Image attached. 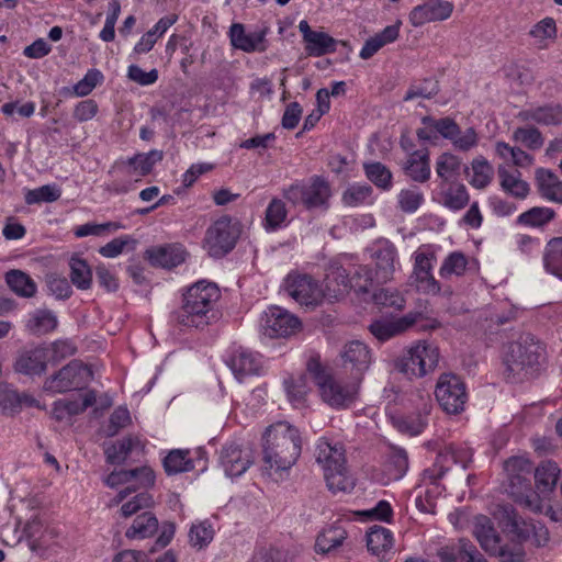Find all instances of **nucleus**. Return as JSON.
<instances>
[{
    "instance_id": "f257e3e1",
    "label": "nucleus",
    "mask_w": 562,
    "mask_h": 562,
    "mask_svg": "<svg viewBox=\"0 0 562 562\" xmlns=\"http://www.w3.org/2000/svg\"><path fill=\"white\" fill-rule=\"evenodd\" d=\"M262 440V460L266 469L282 473L296 463L302 450L297 428L286 422H278L266 429Z\"/></svg>"
},
{
    "instance_id": "f03ea898",
    "label": "nucleus",
    "mask_w": 562,
    "mask_h": 562,
    "mask_svg": "<svg viewBox=\"0 0 562 562\" xmlns=\"http://www.w3.org/2000/svg\"><path fill=\"white\" fill-rule=\"evenodd\" d=\"M220 297L215 283L198 281L183 294L182 305L175 312L176 322L183 327H205L215 318L214 306Z\"/></svg>"
},
{
    "instance_id": "7ed1b4c3",
    "label": "nucleus",
    "mask_w": 562,
    "mask_h": 562,
    "mask_svg": "<svg viewBox=\"0 0 562 562\" xmlns=\"http://www.w3.org/2000/svg\"><path fill=\"white\" fill-rule=\"evenodd\" d=\"M324 403L334 409L351 407L359 396L360 378L338 379L328 372L316 359H310L306 366Z\"/></svg>"
},
{
    "instance_id": "20e7f679",
    "label": "nucleus",
    "mask_w": 562,
    "mask_h": 562,
    "mask_svg": "<svg viewBox=\"0 0 562 562\" xmlns=\"http://www.w3.org/2000/svg\"><path fill=\"white\" fill-rule=\"evenodd\" d=\"M314 456L331 492H347L353 488L355 483L346 467L344 445L322 437L315 445Z\"/></svg>"
},
{
    "instance_id": "39448f33",
    "label": "nucleus",
    "mask_w": 562,
    "mask_h": 562,
    "mask_svg": "<svg viewBox=\"0 0 562 562\" xmlns=\"http://www.w3.org/2000/svg\"><path fill=\"white\" fill-rule=\"evenodd\" d=\"M542 355V346L529 335L509 344L504 357L506 378L515 381L520 375L532 374L540 364Z\"/></svg>"
},
{
    "instance_id": "423d86ee",
    "label": "nucleus",
    "mask_w": 562,
    "mask_h": 562,
    "mask_svg": "<svg viewBox=\"0 0 562 562\" xmlns=\"http://www.w3.org/2000/svg\"><path fill=\"white\" fill-rule=\"evenodd\" d=\"M439 356L435 344L419 340L395 360V368L408 378H423L437 368Z\"/></svg>"
},
{
    "instance_id": "0eeeda50",
    "label": "nucleus",
    "mask_w": 562,
    "mask_h": 562,
    "mask_svg": "<svg viewBox=\"0 0 562 562\" xmlns=\"http://www.w3.org/2000/svg\"><path fill=\"white\" fill-rule=\"evenodd\" d=\"M240 232L237 221L222 216L206 229L203 247L211 257L222 258L234 249Z\"/></svg>"
},
{
    "instance_id": "6e6552de",
    "label": "nucleus",
    "mask_w": 562,
    "mask_h": 562,
    "mask_svg": "<svg viewBox=\"0 0 562 562\" xmlns=\"http://www.w3.org/2000/svg\"><path fill=\"white\" fill-rule=\"evenodd\" d=\"M283 196L293 205H304L307 210L328 206L330 187L321 177H313L308 183L296 182L283 189Z\"/></svg>"
},
{
    "instance_id": "1a4fd4ad",
    "label": "nucleus",
    "mask_w": 562,
    "mask_h": 562,
    "mask_svg": "<svg viewBox=\"0 0 562 562\" xmlns=\"http://www.w3.org/2000/svg\"><path fill=\"white\" fill-rule=\"evenodd\" d=\"M435 396L440 407L450 415H458L465 409L468 402L467 386L463 380L454 373L439 375Z\"/></svg>"
},
{
    "instance_id": "9d476101",
    "label": "nucleus",
    "mask_w": 562,
    "mask_h": 562,
    "mask_svg": "<svg viewBox=\"0 0 562 562\" xmlns=\"http://www.w3.org/2000/svg\"><path fill=\"white\" fill-rule=\"evenodd\" d=\"M283 289L295 302L306 307H316L324 300L323 289L310 274L291 271L283 281Z\"/></svg>"
},
{
    "instance_id": "9b49d317",
    "label": "nucleus",
    "mask_w": 562,
    "mask_h": 562,
    "mask_svg": "<svg viewBox=\"0 0 562 562\" xmlns=\"http://www.w3.org/2000/svg\"><path fill=\"white\" fill-rule=\"evenodd\" d=\"M92 378L90 368L79 360H72L56 374L46 379L44 390L52 393H65L85 387Z\"/></svg>"
},
{
    "instance_id": "f8f14e48",
    "label": "nucleus",
    "mask_w": 562,
    "mask_h": 562,
    "mask_svg": "<svg viewBox=\"0 0 562 562\" xmlns=\"http://www.w3.org/2000/svg\"><path fill=\"white\" fill-rule=\"evenodd\" d=\"M301 321L285 308L270 306L265 311L260 321V328L269 338H286L301 330Z\"/></svg>"
},
{
    "instance_id": "ddd939ff",
    "label": "nucleus",
    "mask_w": 562,
    "mask_h": 562,
    "mask_svg": "<svg viewBox=\"0 0 562 562\" xmlns=\"http://www.w3.org/2000/svg\"><path fill=\"white\" fill-rule=\"evenodd\" d=\"M254 462L249 447L235 443L225 446L221 452V464L227 476L236 477L244 474Z\"/></svg>"
},
{
    "instance_id": "4468645a",
    "label": "nucleus",
    "mask_w": 562,
    "mask_h": 562,
    "mask_svg": "<svg viewBox=\"0 0 562 562\" xmlns=\"http://www.w3.org/2000/svg\"><path fill=\"white\" fill-rule=\"evenodd\" d=\"M397 257L396 247L389 240L382 239L372 248L371 258L375 262V281L384 283L392 279L395 272Z\"/></svg>"
},
{
    "instance_id": "2eb2a0df",
    "label": "nucleus",
    "mask_w": 562,
    "mask_h": 562,
    "mask_svg": "<svg viewBox=\"0 0 562 562\" xmlns=\"http://www.w3.org/2000/svg\"><path fill=\"white\" fill-rule=\"evenodd\" d=\"M506 492L522 507L533 513L542 512L541 499L531 487L530 476L516 475L507 477Z\"/></svg>"
},
{
    "instance_id": "dca6fc26",
    "label": "nucleus",
    "mask_w": 562,
    "mask_h": 562,
    "mask_svg": "<svg viewBox=\"0 0 562 562\" xmlns=\"http://www.w3.org/2000/svg\"><path fill=\"white\" fill-rule=\"evenodd\" d=\"M420 317L419 313H408L398 318H379L369 325V331L379 341L384 342L411 328Z\"/></svg>"
},
{
    "instance_id": "f3484780",
    "label": "nucleus",
    "mask_w": 562,
    "mask_h": 562,
    "mask_svg": "<svg viewBox=\"0 0 562 562\" xmlns=\"http://www.w3.org/2000/svg\"><path fill=\"white\" fill-rule=\"evenodd\" d=\"M453 4L445 0H429V2L415 7L408 15L413 26H422L426 23L445 21L451 16Z\"/></svg>"
},
{
    "instance_id": "a211bd4d",
    "label": "nucleus",
    "mask_w": 562,
    "mask_h": 562,
    "mask_svg": "<svg viewBox=\"0 0 562 562\" xmlns=\"http://www.w3.org/2000/svg\"><path fill=\"white\" fill-rule=\"evenodd\" d=\"M226 363L239 382L247 376L259 374L261 370L260 356L243 347L234 349Z\"/></svg>"
},
{
    "instance_id": "6ab92c4d",
    "label": "nucleus",
    "mask_w": 562,
    "mask_h": 562,
    "mask_svg": "<svg viewBox=\"0 0 562 562\" xmlns=\"http://www.w3.org/2000/svg\"><path fill=\"white\" fill-rule=\"evenodd\" d=\"M299 31L305 43V50L310 56H323L336 50V41L324 32L313 31L307 21L299 23Z\"/></svg>"
},
{
    "instance_id": "aec40b11",
    "label": "nucleus",
    "mask_w": 562,
    "mask_h": 562,
    "mask_svg": "<svg viewBox=\"0 0 562 562\" xmlns=\"http://www.w3.org/2000/svg\"><path fill=\"white\" fill-rule=\"evenodd\" d=\"M324 284V299L338 301L351 290L349 273L337 262H331L327 268Z\"/></svg>"
},
{
    "instance_id": "412c9836",
    "label": "nucleus",
    "mask_w": 562,
    "mask_h": 562,
    "mask_svg": "<svg viewBox=\"0 0 562 562\" xmlns=\"http://www.w3.org/2000/svg\"><path fill=\"white\" fill-rule=\"evenodd\" d=\"M348 532L339 525H331L318 532L314 550L322 555H336L347 544Z\"/></svg>"
},
{
    "instance_id": "4be33fe9",
    "label": "nucleus",
    "mask_w": 562,
    "mask_h": 562,
    "mask_svg": "<svg viewBox=\"0 0 562 562\" xmlns=\"http://www.w3.org/2000/svg\"><path fill=\"white\" fill-rule=\"evenodd\" d=\"M342 364L350 370L356 371L352 378L362 376L371 363V353L369 348L359 340H353L344 346L340 353Z\"/></svg>"
},
{
    "instance_id": "5701e85b",
    "label": "nucleus",
    "mask_w": 562,
    "mask_h": 562,
    "mask_svg": "<svg viewBox=\"0 0 562 562\" xmlns=\"http://www.w3.org/2000/svg\"><path fill=\"white\" fill-rule=\"evenodd\" d=\"M473 452L465 443H449L438 453L436 464L440 467V475L457 464L465 469L472 461Z\"/></svg>"
},
{
    "instance_id": "b1692460",
    "label": "nucleus",
    "mask_w": 562,
    "mask_h": 562,
    "mask_svg": "<svg viewBox=\"0 0 562 562\" xmlns=\"http://www.w3.org/2000/svg\"><path fill=\"white\" fill-rule=\"evenodd\" d=\"M535 181L541 198L562 204V180L554 172L538 168L535 172Z\"/></svg>"
},
{
    "instance_id": "393cba45",
    "label": "nucleus",
    "mask_w": 562,
    "mask_h": 562,
    "mask_svg": "<svg viewBox=\"0 0 562 562\" xmlns=\"http://www.w3.org/2000/svg\"><path fill=\"white\" fill-rule=\"evenodd\" d=\"M404 173L414 182L425 183L430 179V158L427 149L416 150L403 162Z\"/></svg>"
},
{
    "instance_id": "a878e982",
    "label": "nucleus",
    "mask_w": 562,
    "mask_h": 562,
    "mask_svg": "<svg viewBox=\"0 0 562 562\" xmlns=\"http://www.w3.org/2000/svg\"><path fill=\"white\" fill-rule=\"evenodd\" d=\"M47 351L45 348L36 347L23 351L16 359L14 369L26 375L42 374L47 368Z\"/></svg>"
},
{
    "instance_id": "bb28decb",
    "label": "nucleus",
    "mask_w": 562,
    "mask_h": 562,
    "mask_svg": "<svg viewBox=\"0 0 562 562\" xmlns=\"http://www.w3.org/2000/svg\"><path fill=\"white\" fill-rule=\"evenodd\" d=\"M145 258L155 267L170 269L184 261V251L175 245L153 247L145 251Z\"/></svg>"
},
{
    "instance_id": "cd10ccee",
    "label": "nucleus",
    "mask_w": 562,
    "mask_h": 562,
    "mask_svg": "<svg viewBox=\"0 0 562 562\" xmlns=\"http://www.w3.org/2000/svg\"><path fill=\"white\" fill-rule=\"evenodd\" d=\"M497 176L499 186L505 193L519 200H524L528 196L530 188L529 184L522 180L520 171L509 170L507 166L499 165Z\"/></svg>"
},
{
    "instance_id": "c85d7f7f",
    "label": "nucleus",
    "mask_w": 562,
    "mask_h": 562,
    "mask_svg": "<svg viewBox=\"0 0 562 562\" xmlns=\"http://www.w3.org/2000/svg\"><path fill=\"white\" fill-rule=\"evenodd\" d=\"M470 201L467 187L460 182L439 183V203L451 211L464 209Z\"/></svg>"
},
{
    "instance_id": "c756f323",
    "label": "nucleus",
    "mask_w": 562,
    "mask_h": 562,
    "mask_svg": "<svg viewBox=\"0 0 562 562\" xmlns=\"http://www.w3.org/2000/svg\"><path fill=\"white\" fill-rule=\"evenodd\" d=\"M498 513L501 522L516 537L515 541L522 543L531 537L532 522L520 518L510 505L499 506Z\"/></svg>"
},
{
    "instance_id": "7c9ffc66",
    "label": "nucleus",
    "mask_w": 562,
    "mask_h": 562,
    "mask_svg": "<svg viewBox=\"0 0 562 562\" xmlns=\"http://www.w3.org/2000/svg\"><path fill=\"white\" fill-rule=\"evenodd\" d=\"M229 38L232 45L246 53L262 52L265 47L261 46L265 40L263 32L246 33L243 24L234 23L229 29Z\"/></svg>"
},
{
    "instance_id": "2f4dec72",
    "label": "nucleus",
    "mask_w": 562,
    "mask_h": 562,
    "mask_svg": "<svg viewBox=\"0 0 562 562\" xmlns=\"http://www.w3.org/2000/svg\"><path fill=\"white\" fill-rule=\"evenodd\" d=\"M472 533L480 543L481 548L491 553L496 549V544L501 541V537L492 520L484 515H477L473 520Z\"/></svg>"
},
{
    "instance_id": "473e14b6",
    "label": "nucleus",
    "mask_w": 562,
    "mask_h": 562,
    "mask_svg": "<svg viewBox=\"0 0 562 562\" xmlns=\"http://www.w3.org/2000/svg\"><path fill=\"white\" fill-rule=\"evenodd\" d=\"M95 403V394L90 391L83 395L82 401L79 400H58L53 405V417L60 422L66 418H69L74 415H78L85 412L88 407L92 406Z\"/></svg>"
},
{
    "instance_id": "72a5a7b5",
    "label": "nucleus",
    "mask_w": 562,
    "mask_h": 562,
    "mask_svg": "<svg viewBox=\"0 0 562 562\" xmlns=\"http://www.w3.org/2000/svg\"><path fill=\"white\" fill-rule=\"evenodd\" d=\"M407 469V452L402 448L389 447L387 451L385 452V461L383 463V471L386 476V482L402 479Z\"/></svg>"
},
{
    "instance_id": "f704fd0d",
    "label": "nucleus",
    "mask_w": 562,
    "mask_h": 562,
    "mask_svg": "<svg viewBox=\"0 0 562 562\" xmlns=\"http://www.w3.org/2000/svg\"><path fill=\"white\" fill-rule=\"evenodd\" d=\"M518 119L524 122L533 121L543 125H558L562 123V105L547 104L520 111Z\"/></svg>"
},
{
    "instance_id": "c9c22d12",
    "label": "nucleus",
    "mask_w": 562,
    "mask_h": 562,
    "mask_svg": "<svg viewBox=\"0 0 562 562\" xmlns=\"http://www.w3.org/2000/svg\"><path fill=\"white\" fill-rule=\"evenodd\" d=\"M394 538L391 530L382 526H371L367 531V547L375 555L387 552L393 548Z\"/></svg>"
},
{
    "instance_id": "e433bc0d",
    "label": "nucleus",
    "mask_w": 562,
    "mask_h": 562,
    "mask_svg": "<svg viewBox=\"0 0 562 562\" xmlns=\"http://www.w3.org/2000/svg\"><path fill=\"white\" fill-rule=\"evenodd\" d=\"M289 402L294 407L303 406L311 390L306 374L291 375L283 382Z\"/></svg>"
},
{
    "instance_id": "4c0bfd02",
    "label": "nucleus",
    "mask_w": 562,
    "mask_h": 562,
    "mask_svg": "<svg viewBox=\"0 0 562 562\" xmlns=\"http://www.w3.org/2000/svg\"><path fill=\"white\" fill-rule=\"evenodd\" d=\"M158 529V520L150 512H144L138 515L132 526L126 530L125 536L128 539H145L151 537Z\"/></svg>"
},
{
    "instance_id": "58836bf2",
    "label": "nucleus",
    "mask_w": 562,
    "mask_h": 562,
    "mask_svg": "<svg viewBox=\"0 0 562 562\" xmlns=\"http://www.w3.org/2000/svg\"><path fill=\"white\" fill-rule=\"evenodd\" d=\"M8 286L21 297H33L36 293L34 280L21 270H10L5 273Z\"/></svg>"
},
{
    "instance_id": "ea45409f",
    "label": "nucleus",
    "mask_w": 562,
    "mask_h": 562,
    "mask_svg": "<svg viewBox=\"0 0 562 562\" xmlns=\"http://www.w3.org/2000/svg\"><path fill=\"white\" fill-rule=\"evenodd\" d=\"M33 402L29 396L21 395L9 386L0 387V414L3 416H13L21 411L23 403L31 405Z\"/></svg>"
},
{
    "instance_id": "a19ab883",
    "label": "nucleus",
    "mask_w": 562,
    "mask_h": 562,
    "mask_svg": "<svg viewBox=\"0 0 562 562\" xmlns=\"http://www.w3.org/2000/svg\"><path fill=\"white\" fill-rule=\"evenodd\" d=\"M543 265L548 272L562 279V237H553L547 243Z\"/></svg>"
},
{
    "instance_id": "79ce46f5",
    "label": "nucleus",
    "mask_w": 562,
    "mask_h": 562,
    "mask_svg": "<svg viewBox=\"0 0 562 562\" xmlns=\"http://www.w3.org/2000/svg\"><path fill=\"white\" fill-rule=\"evenodd\" d=\"M461 159L451 154L442 153L436 160V173L441 179L440 183L453 182L460 176Z\"/></svg>"
},
{
    "instance_id": "37998d69",
    "label": "nucleus",
    "mask_w": 562,
    "mask_h": 562,
    "mask_svg": "<svg viewBox=\"0 0 562 562\" xmlns=\"http://www.w3.org/2000/svg\"><path fill=\"white\" fill-rule=\"evenodd\" d=\"M139 445L140 441L138 437H125L122 440L112 443L104 450L106 461L111 464H121L127 459L132 450Z\"/></svg>"
},
{
    "instance_id": "c03bdc74",
    "label": "nucleus",
    "mask_w": 562,
    "mask_h": 562,
    "mask_svg": "<svg viewBox=\"0 0 562 562\" xmlns=\"http://www.w3.org/2000/svg\"><path fill=\"white\" fill-rule=\"evenodd\" d=\"M555 217V211L547 206H533L521 213L516 223L528 227H543Z\"/></svg>"
},
{
    "instance_id": "a18cd8bd",
    "label": "nucleus",
    "mask_w": 562,
    "mask_h": 562,
    "mask_svg": "<svg viewBox=\"0 0 562 562\" xmlns=\"http://www.w3.org/2000/svg\"><path fill=\"white\" fill-rule=\"evenodd\" d=\"M71 283L79 290H88L92 284V271L86 260L74 256L69 260Z\"/></svg>"
},
{
    "instance_id": "49530a36",
    "label": "nucleus",
    "mask_w": 562,
    "mask_h": 562,
    "mask_svg": "<svg viewBox=\"0 0 562 562\" xmlns=\"http://www.w3.org/2000/svg\"><path fill=\"white\" fill-rule=\"evenodd\" d=\"M472 177L470 184L475 189L486 188L493 180V166L483 156L475 157L471 162Z\"/></svg>"
},
{
    "instance_id": "de8ad7c7",
    "label": "nucleus",
    "mask_w": 562,
    "mask_h": 562,
    "mask_svg": "<svg viewBox=\"0 0 562 562\" xmlns=\"http://www.w3.org/2000/svg\"><path fill=\"white\" fill-rule=\"evenodd\" d=\"M164 469L168 475L187 472L193 469L189 450H171L164 459Z\"/></svg>"
},
{
    "instance_id": "09e8293b",
    "label": "nucleus",
    "mask_w": 562,
    "mask_h": 562,
    "mask_svg": "<svg viewBox=\"0 0 562 562\" xmlns=\"http://www.w3.org/2000/svg\"><path fill=\"white\" fill-rule=\"evenodd\" d=\"M373 190L367 183L350 184L342 193V202L350 207H357L372 202Z\"/></svg>"
},
{
    "instance_id": "8fccbe9b",
    "label": "nucleus",
    "mask_w": 562,
    "mask_h": 562,
    "mask_svg": "<svg viewBox=\"0 0 562 562\" xmlns=\"http://www.w3.org/2000/svg\"><path fill=\"white\" fill-rule=\"evenodd\" d=\"M468 268V258L461 251L450 252L442 261L439 276L442 279H450L452 276H464Z\"/></svg>"
},
{
    "instance_id": "3c124183",
    "label": "nucleus",
    "mask_w": 562,
    "mask_h": 562,
    "mask_svg": "<svg viewBox=\"0 0 562 562\" xmlns=\"http://www.w3.org/2000/svg\"><path fill=\"white\" fill-rule=\"evenodd\" d=\"M559 471L554 462L548 461L541 463L535 471L537 488L541 492L551 491L558 482Z\"/></svg>"
},
{
    "instance_id": "603ef678",
    "label": "nucleus",
    "mask_w": 562,
    "mask_h": 562,
    "mask_svg": "<svg viewBox=\"0 0 562 562\" xmlns=\"http://www.w3.org/2000/svg\"><path fill=\"white\" fill-rule=\"evenodd\" d=\"M288 210L285 203L278 198H273L265 214V227L267 231H276L285 222Z\"/></svg>"
},
{
    "instance_id": "864d4df0",
    "label": "nucleus",
    "mask_w": 562,
    "mask_h": 562,
    "mask_svg": "<svg viewBox=\"0 0 562 562\" xmlns=\"http://www.w3.org/2000/svg\"><path fill=\"white\" fill-rule=\"evenodd\" d=\"M27 327L34 335H44L57 327V317L50 311H36L29 321Z\"/></svg>"
},
{
    "instance_id": "5fc2aeb1",
    "label": "nucleus",
    "mask_w": 562,
    "mask_h": 562,
    "mask_svg": "<svg viewBox=\"0 0 562 562\" xmlns=\"http://www.w3.org/2000/svg\"><path fill=\"white\" fill-rule=\"evenodd\" d=\"M162 151L150 150L146 154H137L127 159L128 166L133 167L138 176H146L151 172L154 166L162 160Z\"/></svg>"
},
{
    "instance_id": "6e6d98bb",
    "label": "nucleus",
    "mask_w": 562,
    "mask_h": 562,
    "mask_svg": "<svg viewBox=\"0 0 562 562\" xmlns=\"http://www.w3.org/2000/svg\"><path fill=\"white\" fill-rule=\"evenodd\" d=\"M557 24L553 18H544L536 23L529 31V35L536 40L538 47L546 48L548 40L557 37Z\"/></svg>"
},
{
    "instance_id": "4d7b16f0",
    "label": "nucleus",
    "mask_w": 562,
    "mask_h": 562,
    "mask_svg": "<svg viewBox=\"0 0 562 562\" xmlns=\"http://www.w3.org/2000/svg\"><path fill=\"white\" fill-rule=\"evenodd\" d=\"M367 178L382 190H390L392 187V172L381 162L364 165Z\"/></svg>"
},
{
    "instance_id": "13d9d810",
    "label": "nucleus",
    "mask_w": 562,
    "mask_h": 562,
    "mask_svg": "<svg viewBox=\"0 0 562 562\" xmlns=\"http://www.w3.org/2000/svg\"><path fill=\"white\" fill-rule=\"evenodd\" d=\"M438 92H439L438 81H436L431 78H428V79H424V80L416 81V82L412 83L408 87L403 100L412 101V100L418 99V98L430 99V98L435 97Z\"/></svg>"
},
{
    "instance_id": "bf43d9fd",
    "label": "nucleus",
    "mask_w": 562,
    "mask_h": 562,
    "mask_svg": "<svg viewBox=\"0 0 562 562\" xmlns=\"http://www.w3.org/2000/svg\"><path fill=\"white\" fill-rule=\"evenodd\" d=\"M423 125H430L435 128L436 137L440 135L445 139H453V135L459 132L458 123L449 117L435 119L434 116L426 115L422 117Z\"/></svg>"
},
{
    "instance_id": "052dcab7",
    "label": "nucleus",
    "mask_w": 562,
    "mask_h": 562,
    "mask_svg": "<svg viewBox=\"0 0 562 562\" xmlns=\"http://www.w3.org/2000/svg\"><path fill=\"white\" fill-rule=\"evenodd\" d=\"M497 557L502 562H522L525 558V549L519 541H509L502 544L501 541L496 544V549L490 553Z\"/></svg>"
},
{
    "instance_id": "680f3d73",
    "label": "nucleus",
    "mask_w": 562,
    "mask_h": 562,
    "mask_svg": "<svg viewBox=\"0 0 562 562\" xmlns=\"http://www.w3.org/2000/svg\"><path fill=\"white\" fill-rule=\"evenodd\" d=\"M424 200V194L417 187L403 189L397 195L398 207L404 213H415Z\"/></svg>"
},
{
    "instance_id": "e2e57ef3",
    "label": "nucleus",
    "mask_w": 562,
    "mask_h": 562,
    "mask_svg": "<svg viewBox=\"0 0 562 562\" xmlns=\"http://www.w3.org/2000/svg\"><path fill=\"white\" fill-rule=\"evenodd\" d=\"M213 537L214 529L206 520L193 524L189 531L190 544L198 549L206 547L213 540Z\"/></svg>"
},
{
    "instance_id": "0e129e2a",
    "label": "nucleus",
    "mask_w": 562,
    "mask_h": 562,
    "mask_svg": "<svg viewBox=\"0 0 562 562\" xmlns=\"http://www.w3.org/2000/svg\"><path fill=\"white\" fill-rule=\"evenodd\" d=\"M351 290L358 294H367L373 286L375 274L368 266H358L350 277Z\"/></svg>"
},
{
    "instance_id": "69168bd1",
    "label": "nucleus",
    "mask_w": 562,
    "mask_h": 562,
    "mask_svg": "<svg viewBox=\"0 0 562 562\" xmlns=\"http://www.w3.org/2000/svg\"><path fill=\"white\" fill-rule=\"evenodd\" d=\"M512 138L531 150L539 149L543 145V137L536 127H518L513 132Z\"/></svg>"
},
{
    "instance_id": "338daca9",
    "label": "nucleus",
    "mask_w": 562,
    "mask_h": 562,
    "mask_svg": "<svg viewBox=\"0 0 562 562\" xmlns=\"http://www.w3.org/2000/svg\"><path fill=\"white\" fill-rule=\"evenodd\" d=\"M60 198V190L56 186L45 184L40 188L29 190L25 194L26 204H36L42 202H55Z\"/></svg>"
},
{
    "instance_id": "774afa93",
    "label": "nucleus",
    "mask_w": 562,
    "mask_h": 562,
    "mask_svg": "<svg viewBox=\"0 0 562 562\" xmlns=\"http://www.w3.org/2000/svg\"><path fill=\"white\" fill-rule=\"evenodd\" d=\"M437 256L431 245H422L414 252L413 270L432 272Z\"/></svg>"
}]
</instances>
